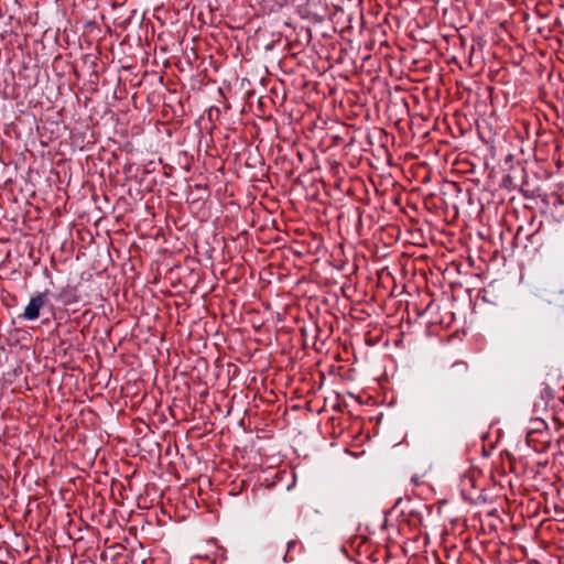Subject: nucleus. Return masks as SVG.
<instances>
[{"mask_svg":"<svg viewBox=\"0 0 564 564\" xmlns=\"http://www.w3.org/2000/svg\"><path fill=\"white\" fill-rule=\"evenodd\" d=\"M410 95L402 91L398 86L395 94L390 93V139L395 151L408 147L413 140L411 128L410 110L406 97Z\"/></svg>","mask_w":564,"mask_h":564,"instance_id":"1","label":"nucleus"},{"mask_svg":"<svg viewBox=\"0 0 564 564\" xmlns=\"http://www.w3.org/2000/svg\"><path fill=\"white\" fill-rule=\"evenodd\" d=\"M392 199L394 209L390 207V214L395 215L392 217L393 221L390 220V239L399 241L402 235L401 224L405 228V231H408L406 225L403 219L404 209L401 205V193H397L395 195H393Z\"/></svg>","mask_w":564,"mask_h":564,"instance_id":"2","label":"nucleus"},{"mask_svg":"<svg viewBox=\"0 0 564 564\" xmlns=\"http://www.w3.org/2000/svg\"><path fill=\"white\" fill-rule=\"evenodd\" d=\"M527 444L536 453H544L549 449L552 443V435L550 430H544L542 432L527 435L525 437Z\"/></svg>","mask_w":564,"mask_h":564,"instance_id":"3","label":"nucleus"},{"mask_svg":"<svg viewBox=\"0 0 564 564\" xmlns=\"http://www.w3.org/2000/svg\"><path fill=\"white\" fill-rule=\"evenodd\" d=\"M46 294L39 293L35 296L31 297L29 304L26 305L22 317L26 321H35L40 316V311L46 304Z\"/></svg>","mask_w":564,"mask_h":564,"instance_id":"4","label":"nucleus"},{"mask_svg":"<svg viewBox=\"0 0 564 564\" xmlns=\"http://www.w3.org/2000/svg\"><path fill=\"white\" fill-rule=\"evenodd\" d=\"M392 306L395 308V313L390 315V318L393 317L397 323L402 322L404 315H408V301L403 299H395Z\"/></svg>","mask_w":564,"mask_h":564,"instance_id":"5","label":"nucleus"},{"mask_svg":"<svg viewBox=\"0 0 564 564\" xmlns=\"http://www.w3.org/2000/svg\"><path fill=\"white\" fill-rule=\"evenodd\" d=\"M547 429H549V426L544 420L534 417L529 423L527 435H532V434L542 432Z\"/></svg>","mask_w":564,"mask_h":564,"instance_id":"6","label":"nucleus"},{"mask_svg":"<svg viewBox=\"0 0 564 564\" xmlns=\"http://www.w3.org/2000/svg\"><path fill=\"white\" fill-rule=\"evenodd\" d=\"M394 552H404L403 542H394L390 538V558L392 557V553Z\"/></svg>","mask_w":564,"mask_h":564,"instance_id":"7","label":"nucleus"},{"mask_svg":"<svg viewBox=\"0 0 564 564\" xmlns=\"http://www.w3.org/2000/svg\"><path fill=\"white\" fill-rule=\"evenodd\" d=\"M403 293H404V286L402 285L401 288H398V285L394 283L393 288L390 289V293H389L390 300L401 296V295H403Z\"/></svg>","mask_w":564,"mask_h":564,"instance_id":"8","label":"nucleus"},{"mask_svg":"<svg viewBox=\"0 0 564 564\" xmlns=\"http://www.w3.org/2000/svg\"><path fill=\"white\" fill-rule=\"evenodd\" d=\"M557 447H558L557 454L563 456L564 455V435H561L557 438Z\"/></svg>","mask_w":564,"mask_h":564,"instance_id":"9","label":"nucleus"},{"mask_svg":"<svg viewBox=\"0 0 564 564\" xmlns=\"http://www.w3.org/2000/svg\"><path fill=\"white\" fill-rule=\"evenodd\" d=\"M393 19L395 20V24L399 28L401 25L402 20H403V15L399 14V13H395V14H393Z\"/></svg>","mask_w":564,"mask_h":564,"instance_id":"10","label":"nucleus"},{"mask_svg":"<svg viewBox=\"0 0 564 564\" xmlns=\"http://www.w3.org/2000/svg\"><path fill=\"white\" fill-rule=\"evenodd\" d=\"M403 528H408V525H405V524H403V525H398V528H397V532H398V534H401V533H402Z\"/></svg>","mask_w":564,"mask_h":564,"instance_id":"11","label":"nucleus"},{"mask_svg":"<svg viewBox=\"0 0 564 564\" xmlns=\"http://www.w3.org/2000/svg\"><path fill=\"white\" fill-rule=\"evenodd\" d=\"M398 156H399V159H401V158H403V156H404V158H408V156H409V152H402V151H401V152L398 154Z\"/></svg>","mask_w":564,"mask_h":564,"instance_id":"12","label":"nucleus"},{"mask_svg":"<svg viewBox=\"0 0 564 564\" xmlns=\"http://www.w3.org/2000/svg\"><path fill=\"white\" fill-rule=\"evenodd\" d=\"M401 343H402V339H401V338H399V339H394V345H395L397 347H399V346L401 345Z\"/></svg>","mask_w":564,"mask_h":564,"instance_id":"13","label":"nucleus"},{"mask_svg":"<svg viewBox=\"0 0 564 564\" xmlns=\"http://www.w3.org/2000/svg\"><path fill=\"white\" fill-rule=\"evenodd\" d=\"M395 509H397V505H395V506H393L392 508H390V513H392L393 511H395Z\"/></svg>","mask_w":564,"mask_h":564,"instance_id":"14","label":"nucleus"},{"mask_svg":"<svg viewBox=\"0 0 564 564\" xmlns=\"http://www.w3.org/2000/svg\"><path fill=\"white\" fill-rule=\"evenodd\" d=\"M465 481H468L473 485V478H466Z\"/></svg>","mask_w":564,"mask_h":564,"instance_id":"15","label":"nucleus"},{"mask_svg":"<svg viewBox=\"0 0 564 564\" xmlns=\"http://www.w3.org/2000/svg\"><path fill=\"white\" fill-rule=\"evenodd\" d=\"M455 366H462L463 368H466V365L465 364H456Z\"/></svg>","mask_w":564,"mask_h":564,"instance_id":"16","label":"nucleus"},{"mask_svg":"<svg viewBox=\"0 0 564 564\" xmlns=\"http://www.w3.org/2000/svg\"><path fill=\"white\" fill-rule=\"evenodd\" d=\"M389 164H390V166H392V165H393V163H392V156H391V155H390Z\"/></svg>","mask_w":564,"mask_h":564,"instance_id":"17","label":"nucleus"},{"mask_svg":"<svg viewBox=\"0 0 564 564\" xmlns=\"http://www.w3.org/2000/svg\"><path fill=\"white\" fill-rule=\"evenodd\" d=\"M387 19H388V14H384L383 21H387Z\"/></svg>","mask_w":564,"mask_h":564,"instance_id":"18","label":"nucleus"},{"mask_svg":"<svg viewBox=\"0 0 564 564\" xmlns=\"http://www.w3.org/2000/svg\"><path fill=\"white\" fill-rule=\"evenodd\" d=\"M389 3H390V8L392 7L393 4V1L392 0H389Z\"/></svg>","mask_w":564,"mask_h":564,"instance_id":"19","label":"nucleus"},{"mask_svg":"<svg viewBox=\"0 0 564 564\" xmlns=\"http://www.w3.org/2000/svg\"><path fill=\"white\" fill-rule=\"evenodd\" d=\"M398 3L400 4V0H398Z\"/></svg>","mask_w":564,"mask_h":564,"instance_id":"20","label":"nucleus"}]
</instances>
